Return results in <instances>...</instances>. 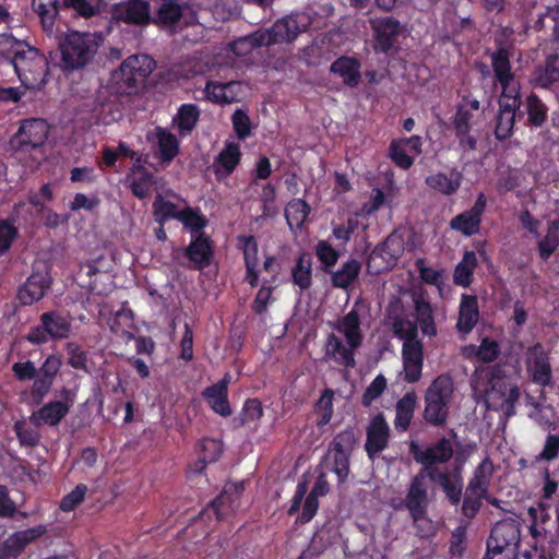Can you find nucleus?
Returning <instances> with one entry per match:
<instances>
[{
  "label": "nucleus",
  "instance_id": "nucleus-62",
  "mask_svg": "<svg viewBox=\"0 0 559 559\" xmlns=\"http://www.w3.org/2000/svg\"><path fill=\"white\" fill-rule=\"evenodd\" d=\"M500 345L496 340L484 337L477 348L476 358L479 361L493 362L500 355Z\"/></svg>",
  "mask_w": 559,
  "mask_h": 559
},
{
  "label": "nucleus",
  "instance_id": "nucleus-34",
  "mask_svg": "<svg viewBox=\"0 0 559 559\" xmlns=\"http://www.w3.org/2000/svg\"><path fill=\"white\" fill-rule=\"evenodd\" d=\"M525 111L527 119L525 126L532 128H542L548 119V107L542 98L534 92H531L525 98Z\"/></svg>",
  "mask_w": 559,
  "mask_h": 559
},
{
  "label": "nucleus",
  "instance_id": "nucleus-18",
  "mask_svg": "<svg viewBox=\"0 0 559 559\" xmlns=\"http://www.w3.org/2000/svg\"><path fill=\"white\" fill-rule=\"evenodd\" d=\"M486 206L487 198L483 192H480L477 195L474 205L469 210L455 215L450 221L451 229L460 231L466 237L478 234L481 224V216Z\"/></svg>",
  "mask_w": 559,
  "mask_h": 559
},
{
  "label": "nucleus",
  "instance_id": "nucleus-54",
  "mask_svg": "<svg viewBox=\"0 0 559 559\" xmlns=\"http://www.w3.org/2000/svg\"><path fill=\"white\" fill-rule=\"evenodd\" d=\"M154 183L153 174L141 168V175L138 178H133L129 187L134 197L143 200L151 194Z\"/></svg>",
  "mask_w": 559,
  "mask_h": 559
},
{
  "label": "nucleus",
  "instance_id": "nucleus-61",
  "mask_svg": "<svg viewBox=\"0 0 559 559\" xmlns=\"http://www.w3.org/2000/svg\"><path fill=\"white\" fill-rule=\"evenodd\" d=\"M87 490L88 488L85 484H78L73 490L61 499L59 504L60 510L63 512L75 510L84 501Z\"/></svg>",
  "mask_w": 559,
  "mask_h": 559
},
{
  "label": "nucleus",
  "instance_id": "nucleus-4",
  "mask_svg": "<svg viewBox=\"0 0 559 559\" xmlns=\"http://www.w3.org/2000/svg\"><path fill=\"white\" fill-rule=\"evenodd\" d=\"M454 383L447 374L438 376L425 393L424 419L436 427L447 423L450 403L453 397Z\"/></svg>",
  "mask_w": 559,
  "mask_h": 559
},
{
  "label": "nucleus",
  "instance_id": "nucleus-64",
  "mask_svg": "<svg viewBox=\"0 0 559 559\" xmlns=\"http://www.w3.org/2000/svg\"><path fill=\"white\" fill-rule=\"evenodd\" d=\"M229 85L230 83L222 84L219 82L209 81L204 88L205 97L216 104H230L233 97H229L225 92Z\"/></svg>",
  "mask_w": 559,
  "mask_h": 559
},
{
  "label": "nucleus",
  "instance_id": "nucleus-5",
  "mask_svg": "<svg viewBox=\"0 0 559 559\" xmlns=\"http://www.w3.org/2000/svg\"><path fill=\"white\" fill-rule=\"evenodd\" d=\"M478 372V370L476 371ZM483 376V392L488 401L495 396L501 397L502 403L500 409L507 418L515 415V407L520 400L521 393L516 384L508 388L504 379L507 377L503 366L496 364L479 370Z\"/></svg>",
  "mask_w": 559,
  "mask_h": 559
},
{
  "label": "nucleus",
  "instance_id": "nucleus-2",
  "mask_svg": "<svg viewBox=\"0 0 559 559\" xmlns=\"http://www.w3.org/2000/svg\"><path fill=\"white\" fill-rule=\"evenodd\" d=\"M99 48V40L91 33L69 32L59 43V67L70 74L86 68L94 60Z\"/></svg>",
  "mask_w": 559,
  "mask_h": 559
},
{
  "label": "nucleus",
  "instance_id": "nucleus-23",
  "mask_svg": "<svg viewBox=\"0 0 559 559\" xmlns=\"http://www.w3.org/2000/svg\"><path fill=\"white\" fill-rule=\"evenodd\" d=\"M530 82L534 87L552 90L559 83V55H547L544 62L534 68Z\"/></svg>",
  "mask_w": 559,
  "mask_h": 559
},
{
  "label": "nucleus",
  "instance_id": "nucleus-48",
  "mask_svg": "<svg viewBox=\"0 0 559 559\" xmlns=\"http://www.w3.org/2000/svg\"><path fill=\"white\" fill-rule=\"evenodd\" d=\"M153 215L155 222L164 226L169 219L179 221L180 211L177 204L171 201L165 200L160 194H157L153 202Z\"/></svg>",
  "mask_w": 559,
  "mask_h": 559
},
{
  "label": "nucleus",
  "instance_id": "nucleus-45",
  "mask_svg": "<svg viewBox=\"0 0 559 559\" xmlns=\"http://www.w3.org/2000/svg\"><path fill=\"white\" fill-rule=\"evenodd\" d=\"M200 115V108L195 104H182L174 117V123L181 133H190L197 127Z\"/></svg>",
  "mask_w": 559,
  "mask_h": 559
},
{
  "label": "nucleus",
  "instance_id": "nucleus-24",
  "mask_svg": "<svg viewBox=\"0 0 559 559\" xmlns=\"http://www.w3.org/2000/svg\"><path fill=\"white\" fill-rule=\"evenodd\" d=\"M50 287L47 273L33 272L17 290V299L23 306H31L39 301Z\"/></svg>",
  "mask_w": 559,
  "mask_h": 559
},
{
  "label": "nucleus",
  "instance_id": "nucleus-39",
  "mask_svg": "<svg viewBox=\"0 0 559 559\" xmlns=\"http://www.w3.org/2000/svg\"><path fill=\"white\" fill-rule=\"evenodd\" d=\"M292 281L301 292L307 290L312 285V259L302 252L296 259L295 265L292 267Z\"/></svg>",
  "mask_w": 559,
  "mask_h": 559
},
{
  "label": "nucleus",
  "instance_id": "nucleus-11",
  "mask_svg": "<svg viewBox=\"0 0 559 559\" xmlns=\"http://www.w3.org/2000/svg\"><path fill=\"white\" fill-rule=\"evenodd\" d=\"M526 372L531 381L542 388L554 386L549 353L537 342L526 350Z\"/></svg>",
  "mask_w": 559,
  "mask_h": 559
},
{
  "label": "nucleus",
  "instance_id": "nucleus-47",
  "mask_svg": "<svg viewBox=\"0 0 559 559\" xmlns=\"http://www.w3.org/2000/svg\"><path fill=\"white\" fill-rule=\"evenodd\" d=\"M103 0H61L62 10H69L80 17L90 19L99 14Z\"/></svg>",
  "mask_w": 559,
  "mask_h": 559
},
{
  "label": "nucleus",
  "instance_id": "nucleus-30",
  "mask_svg": "<svg viewBox=\"0 0 559 559\" xmlns=\"http://www.w3.org/2000/svg\"><path fill=\"white\" fill-rule=\"evenodd\" d=\"M156 156L163 164L171 163L179 153V141L177 136L168 130L156 127Z\"/></svg>",
  "mask_w": 559,
  "mask_h": 559
},
{
  "label": "nucleus",
  "instance_id": "nucleus-57",
  "mask_svg": "<svg viewBox=\"0 0 559 559\" xmlns=\"http://www.w3.org/2000/svg\"><path fill=\"white\" fill-rule=\"evenodd\" d=\"M13 430L21 445L34 448L39 444L40 433L35 428L28 427L24 420L15 421Z\"/></svg>",
  "mask_w": 559,
  "mask_h": 559
},
{
  "label": "nucleus",
  "instance_id": "nucleus-15",
  "mask_svg": "<svg viewBox=\"0 0 559 559\" xmlns=\"http://www.w3.org/2000/svg\"><path fill=\"white\" fill-rule=\"evenodd\" d=\"M61 366V358L58 355L51 354L46 357L39 369H37L38 376L31 388V396L34 404H41L44 399L50 392Z\"/></svg>",
  "mask_w": 559,
  "mask_h": 559
},
{
  "label": "nucleus",
  "instance_id": "nucleus-63",
  "mask_svg": "<svg viewBox=\"0 0 559 559\" xmlns=\"http://www.w3.org/2000/svg\"><path fill=\"white\" fill-rule=\"evenodd\" d=\"M276 199V189L272 183H266L262 188V193L260 195V201L262 203V214L261 217H274L277 214V206L275 204Z\"/></svg>",
  "mask_w": 559,
  "mask_h": 559
},
{
  "label": "nucleus",
  "instance_id": "nucleus-3",
  "mask_svg": "<svg viewBox=\"0 0 559 559\" xmlns=\"http://www.w3.org/2000/svg\"><path fill=\"white\" fill-rule=\"evenodd\" d=\"M155 69V61L147 55H133L122 61L110 79L111 91L119 96H130L139 92Z\"/></svg>",
  "mask_w": 559,
  "mask_h": 559
},
{
  "label": "nucleus",
  "instance_id": "nucleus-22",
  "mask_svg": "<svg viewBox=\"0 0 559 559\" xmlns=\"http://www.w3.org/2000/svg\"><path fill=\"white\" fill-rule=\"evenodd\" d=\"M403 379L407 383L420 380L424 366V346L418 344L402 345Z\"/></svg>",
  "mask_w": 559,
  "mask_h": 559
},
{
  "label": "nucleus",
  "instance_id": "nucleus-12",
  "mask_svg": "<svg viewBox=\"0 0 559 559\" xmlns=\"http://www.w3.org/2000/svg\"><path fill=\"white\" fill-rule=\"evenodd\" d=\"M62 400L50 401L33 412L28 420L35 427L58 426L69 414L73 405L72 392L70 389L62 388L60 391Z\"/></svg>",
  "mask_w": 559,
  "mask_h": 559
},
{
  "label": "nucleus",
  "instance_id": "nucleus-27",
  "mask_svg": "<svg viewBox=\"0 0 559 559\" xmlns=\"http://www.w3.org/2000/svg\"><path fill=\"white\" fill-rule=\"evenodd\" d=\"M361 321L357 309L352 308L336 324L335 330L341 332L352 348H359L364 341V334L360 329Z\"/></svg>",
  "mask_w": 559,
  "mask_h": 559
},
{
  "label": "nucleus",
  "instance_id": "nucleus-52",
  "mask_svg": "<svg viewBox=\"0 0 559 559\" xmlns=\"http://www.w3.org/2000/svg\"><path fill=\"white\" fill-rule=\"evenodd\" d=\"M68 355V365L75 370L90 372L87 367L88 356L87 352L76 342H68L64 346Z\"/></svg>",
  "mask_w": 559,
  "mask_h": 559
},
{
  "label": "nucleus",
  "instance_id": "nucleus-31",
  "mask_svg": "<svg viewBox=\"0 0 559 559\" xmlns=\"http://www.w3.org/2000/svg\"><path fill=\"white\" fill-rule=\"evenodd\" d=\"M325 348V355L336 364L346 368L355 367L356 360L354 350L356 348H352L350 346L346 347L343 341L335 334H329Z\"/></svg>",
  "mask_w": 559,
  "mask_h": 559
},
{
  "label": "nucleus",
  "instance_id": "nucleus-50",
  "mask_svg": "<svg viewBox=\"0 0 559 559\" xmlns=\"http://www.w3.org/2000/svg\"><path fill=\"white\" fill-rule=\"evenodd\" d=\"M316 255L321 262V270L325 273H332V269L337 263L340 253L328 241L319 240L316 246Z\"/></svg>",
  "mask_w": 559,
  "mask_h": 559
},
{
  "label": "nucleus",
  "instance_id": "nucleus-56",
  "mask_svg": "<svg viewBox=\"0 0 559 559\" xmlns=\"http://www.w3.org/2000/svg\"><path fill=\"white\" fill-rule=\"evenodd\" d=\"M356 443V437L354 428L348 427L345 430L338 432L331 442V448L334 453L336 454H348L350 455V452L354 449V445Z\"/></svg>",
  "mask_w": 559,
  "mask_h": 559
},
{
  "label": "nucleus",
  "instance_id": "nucleus-32",
  "mask_svg": "<svg viewBox=\"0 0 559 559\" xmlns=\"http://www.w3.org/2000/svg\"><path fill=\"white\" fill-rule=\"evenodd\" d=\"M32 10L38 16L43 29L51 34L59 12L62 10L61 2L59 0H32Z\"/></svg>",
  "mask_w": 559,
  "mask_h": 559
},
{
  "label": "nucleus",
  "instance_id": "nucleus-16",
  "mask_svg": "<svg viewBox=\"0 0 559 559\" xmlns=\"http://www.w3.org/2000/svg\"><path fill=\"white\" fill-rule=\"evenodd\" d=\"M391 429L383 413H378L366 428L365 451L370 460H374L389 447Z\"/></svg>",
  "mask_w": 559,
  "mask_h": 559
},
{
  "label": "nucleus",
  "instance_id": "nucleus-28",
  "mask_svg": "<svg viewBox=\"0 0 559 559\" xmlns=\"http://www.w3.org/2000/svg\"><path fill=\"white\" fill-rule=\"evenodd\" d=\"M479 319L478 299L475 295L463 294L459 308L456 330L467 334L473 331Z\"/></svg>",
  "mask_w": 559,
  "mask_h": 559
},
{
  "label": "nucleus",
  "instance_id": "nucleus-49",
  "mask_svg": "<svg viewBox=\"0 0 559 559\" xmlns=\"http://www.w3.org/2000/svg\"><path fill=\"white\" fill-rule=\"evenodd\" d=\"M333 400L334 391L326 388L322 391L321 396L316 402L314 409L318 414V428H322L331 421L333 416Z\"/></svg>",
  "mask_w": 559,
  "mask_h": 559
},
{
  "label": "nucleus",
  "instance_id": "nucleus-55",
  "mask_svg": "<svg viewBox=\"0 0 559 559\" xmlns=\"http://www.w3.org/2000/svg\"><path fill=\"white\" fill-rule=\"evenodd\" d=\"M559 457V436L548 433L542 451L534 456L532 465H536L539 462H552Z\"/></svg>",
  "mask_w": 559,
  "mask_h": 559
},
{
  "label": "nucleus",
  "instance_id": "nucleus-59",
  "mask_svg": "<svg viewBox=\"0 0 559 559\" xmlns=\"http://www.w3.org/2000/svg\"><path fill=\"white\" fill-rule=\"evenodd\" d=\"M388 386L386 378L383 374H378L371 383L366 388L362 396L361 404L364 407H370L372 403L379 399Z\"/></svg>",
  "mask_w": 559,
  "mask_h": 559
},
{
  "label": "nucleus",
  "instance_id": "nucleus-35",
  "mask_svg": "<svg viewBox=\"0 0 559 559\" xmlns=\"http://www.w3.org/2000/svg\"><path fill=\"white\" fill-rule=\"evenodd\" d=\"M536 246L539 259L547 262L559 249V219L547 223L546 234L537 238Z\"/></svg>",
  "mask_w": 559,
  "mask_h": 559
},
{
  "label": "nucleus",
  "instance_id": "nucleus-20",
  "mask_svg": "<svg viewBox=\"0 0 559 559\" xmlns=\"http://www.w3.org/2000/svg\"><path fill=\"white\" fill-rule=\"evenodd\" d=\"M299 14H289L278 19L270 28L263 29L269 35V46L282 43H292L299 34L306 31L307 24L299 21Z\"/></svg>",
  "mask_w": 559,
  "mask_h": 559
},
{
  "label": "nucleus",
  "instance_id": "nucleus-42",
  "mask_svg": "<svg viewBox=\"0 0 559 559\" xmlns=\"http://www.w3.org/2000/svg\"><path fill=\"white\" fill-rule=\"evenodd\" d=\"M202 396L214 413L223 417L231 415L233 411L228 401V391H223L212 384L202 391Z\"/></svg>",
  "mask_w": 559,
  "mask_h": 559
},
{
  "label": "nucleus",
  "instance_id": "nucleus-37",
  "mask_svg": "<svg viewBox=\"0 0 559 559\" xmlns=\"http://www.w3.org/2000/svg\"><path fill=\"white\" fill-rule=\"evenodd\" d=\"M234 492H229L230 488L225 487L224 490L218 495L212 502L211 509L216 515L218 521L223 520L229 512L234 511V507L236 501L240 497L243 486L235 485L233 486Z\"/></svg>",
  "mask_w": 559,
  "mask_h": 559
},
{
  "label": "nucleus",
  "instance_id": "nucleus-41",
  "mask_svg": "<svg viewBox=\"0 0 559 559\" xmlns=\"http://www.w3.org/2000/svg\"><path fill=\"white\" fill-rule=\"evenodd\" d=\"M414 308L416 312V320L420 326L421 333L429 337L436 336L437 326L431 304L419 297L414 300Z\"/></svg>",
  "mask_w": 559,
  "mask_h": 559
},
{
  "label": "nucleus",
  "instance_id": "nucleus-8",
  "mask_svg": "<svg viewBox=\"0 0 559 559\" xmlns=\"http://www.w3.org/2000/svg\"><path fill=\"white\" fill-rule=\"evenodd\" d=\"M372 31L373 49L388 55L399 50V39L405 32V25L392 15L369 19Z\"/></svg>",
  "mask_w": 559,
  "mask_h": 559
},
{
  "label": "nucleus",
  "instance_id": "nucleus-14",
  "mask_svg": "<svg viewBox=\"0 0 559 559\" xmlns=\"http://www.w3.org/2000/svg\"><path fill=\"white\" fill-rule=\"evenodd\" d=\"M455 462L456 465L452 473L448 471L440 472L439 469H431L428 473L429 479L440 486L449 503L453 507H457L461 503L463 491V462H460L459 456L455 459Z\"/></svg>",
  "mask_w": 559,
  "mask_h": 559
},
{
  "label": "nucleus",
  "instance_id": "nucleus-26",
  "mask_svg": "<svg viewBox=\"0 0 559 559\" xmlns=\"http://www.w3.org/2000/svg\"><path fill=\"white\" fill-rule=\"evenodd\" d=\"M361 63L356 57L341 56L330 66V72L342 79L344 85L356 87L361 79Z\"/></svg>",
  "mask_w": 559,
  "mask_h": 559
},
{
  "label": "nucleus",
  "instance_id": "nucleus-1",
  "mask_svg": "<svg viewBox=\"0 0 559 559\" xmlns=\"http://www.w3.org/2000/svg\"><path fill=\"white\" fill-rule=\"evenodd\" d=\"M0 55L13 66L21 84L26 88H35L46 83L48 61L39 49L12 35H4L0 39Z\"/></svg>",
  "mask_w": 559,
  "mask_h": 559
},
{
  "label": "nucleus",
  "instance_id": "nucleus-36",
  "mask_svg": "<svg viewBox=\"0 0 559 559\" xmlns=\"http://www.w3.org/2000/svg\"><path fill=\"white\" fill-rule=\"evenodd\" d=\"M183 15L182 7L174 0H163V3L152 16V24L159 27L175 26Z\"/></svg>",
  "mask_w": 559,
  "mask_h": 559
},
{
  "label": "nucleus",
  "instance_id": "nucleus-46",
  "mask_svg": "<svg viewBox=\"0 0 559 559\" xmlns=\"http://www.w3.org/2000/svg\"><path fill=\"white\" fill-rule=\"evenodd\" d=\"M179 222L190 231L191 237L206 234L204 228L207 226L209 219L201 213L199 207L186 206L180 211Z\"/></svg>",
  "mask_w": 559,
  "mask_h": 559
},
{
  "label": "nucleus",
  "instance_id": "nucleus-29",
  "mask_svg": "<svg viewBox=\"0 0 559 559\" xmlns=\"http://www.w3.org/2000/svg\"><path fill=\"white\" fill-rule=\"evenodd\" d=\"M462 179V173L453 168L449 175L441 171L430 175L426 178L425 182L429 188L443 195H452L460 189Z\"/></svg>",
  "mask_w": 559,
  "mask_h": 559
},
{
  "label": "nucleus",
  "instance_id": "nucleus-53",
  "mask_svg": "<svg viewBox=\"0 0 559 559\" xmlns=\"http://www.w3.org/2000/svg\"><path fill=\"white\" fill-rule=\"evenodd\" d=\"M237 248L242 251L245 265L259 264V245L252 235H239L236 238Z\"/></svg>",
  "mask_w": 559,
  "mask_h": 559
},
{
  "label": "nucleus",
  "instance_id": "nucleus-19",
  "mask_svg": "<svg viewBox=\"0 0 559 559\" xmlns=\"http://www.w3.org/2000/svg\"><path fill=\"white\" fill-rule=\"evenodd\" d=\"M185 257L190 261L189 269L202 271L211 265L214 255L213 240L207 234L191 237L190 243L182 248Z\"/></svg>",
  "mask_w": 559,
  "mask_h": 559
},
{
  "label": "nucleus",
  "instance_id": "nucleus-60",
  "mask_svg": "<svg viewBox=\"0 0 559 559\" xmlns=\"http://www.w3.org/2000/svg\"><path fill=\"white\" fill-rule=\"evenodd\" d=\"M388 155L401 169H409L414 164V158L406 153L401 140L391 141Z\"/></svg>",
  "mask_w": 559,
  "mask_h": 559
},
{
  "label": "nucleus",
  "instance_id": "nucleus-38",
  "mask_svg": "<svg viewBox=\"0 0 559 559\" xmlns=\"http://www.w3.org/2000/svg\"><path fill=\"white\" fill-rule=\"evenodd\" d=\"M310 211V205L304 199H293L287 203L284 214L292 231L301 230Z\"/></svg>",
  "mask_w": 559,
  "mask_h": 559
},
{
  "label": "nucleus",
  "instance_id": "nucleus-33",
  "mask_svg": "<svg viewBox=\"0 0 559 559\" xmlns=\"http://www.w3.org/2000/svg\"><path fill=\"white\" fill-rule=\"evenodd\" d=\"M417 403V396L414 391L407 392L395 405L394 428L399 432L408 430L412 419L414 417Z\"/></svg>",
  "mask_w": 559,
  "mask_h": 559
},
{
  "label": "nucleus",
  "instance_id": "nucleus-43",
  "mask_svg": "<svg viewBox=\"0 0 559 559\" xmlns=\"http://www.w3.org/2000/svg\"><path fill=\"white\" fill-rule=\"evenodd\" d=\"M361 270V264L356 259L346 261L342 267L335 272L332 271L331 283L335 288H348L357 278Z\"/></svg>",
  "mask_w": 559,
  "mask_h": 559
},
{
  "label": "nucleus",
  "instance_id": "nucleus-17",
  "mask_svg": "<svg viewBox=\"0 0 559 559\" xmlns=\"http://www.w3.org/2000/svg\"><path fill=\"white\" fill-rule=\"evenodd\" d=\"M403 242L394 235H390L384 241L378 243L368 258V267L374 264L376 272L393 267L403 253Z\"/></svg>",
  "mask_w": 559,
  "mask_h": 559
},
{
  "label": "nucleus",
  "instance_id": "nucleus-13",
  "mask_svg": "<svg viewBox=\"0 0 559 559\" xmlns=\"http://www.w3.org/2000/svg\"><path fill=\"white\" fill-rule=\"evenodd\" d=\"M427 475L423 472L412 477L403 506L407 509L415 525L420 521H428L429 497L425 481Z\"/></svg>",
  "mask_w": 559,
  "mask_h": 559
},
{
  "label": "nucleus",
  "instance_id": "nucleus-10",
  "mask_svg": "<svg viewBox=\"0 0 559 559\" xmlns=\"http://www.w3.org/2000/svg\"><path fill=\"white\" fill-rule=\"evenodd\" d=\"M49 127L44 119H24L11 139V145L22 153H29L44 145L48 138Z\"/></svg>",
  "mask_w": 559,
  "mask_h": 559
},
{
  "label": "nucleus",
  "instance_id": "nucleus-9",
  "mask_svg": "<svg viewBox=\"0 0 559 559\" xmlns=\"http://www.w3.org/2000/svg\"><path fill=\"white\" fill-rule=\"evenodd\" d=\"M409 453L418 464L424 466L420 472L428 476L429 471L438 469L435 467L436 465L448 463L453 457L454 451L451 441L445 437H441L437 442L425 448L412 441Z\"/></svg>",
  "mask_w": 559,
  "mask_h": 559
},
{
  "label": "nucleus",
  "instance_id": "nucleus-58",
  "mask_svg": "<svg viewBox=\"0 0 559 559\" xmlns=\"http://www.w3.org/2000/svg\"><path fill=\"white\" fill-rule=\"evenodd\" d=\"M199 447L201 450L200 461L203 463L202 468H204L209 463L216 462L223 453L222 442L215 439H203Z\"/></svg>",
  "mask_w": 559,
  "mask_h": 559
},
{
  "label": "nucleus",
  "instance_id": "nucleus-44",
  "mask_svg": "<svg viewBox=\"0 0 559 559\" xmlns=\"http://www.w3.org/2000/svg\"><path fill=\"white\" fill-rule=\"evenodd\" d=\"M476 266V253L474 251H465L462 261L454 269V284L462 287H468L474 280L473 274Z\"/></svg>",
  "mask_w": 559,
  "mask_h": 559
},
{
  "label": "nucleus",
  "instance_id": "nucleus-21",
  "mask_svg": "<svg viewBox=\"0 0 559 559\" xmlns=\"http://www.w3.org/2000/svg\"><path fill=\"white\" fill-rule=\"evenodd\" d=\"M114 15L127 24L145 26L152 24L150 2L147 0H127L115 4Z\"/></svg>",
  "mask_w": 559,
  "mask_h": 559
},
{
  "label": "nucleus",
  "instance_id": "nucleus-25",
  "mask_svg": "<svg viewBox=\"0 0 559 559\" xmlns=\"http://www.w3.org/2000/svg\"><path fill=\"white\" fill-rule=\"evenodd\" d=\"M241 156L238 143L226 142L213 163V171L216 179L221 181L228 178L240 164Z\"/></svg>",
  "mask_w": 559,
  "mask_h": 559
},
{
  "label": "nucleus",
  "instance_id": "nucleus-51",
  "mask_svg": "<svg viewBox=\"0 0 559 559\" xmlns=\"http://www.w3.org/2000/svg\"><path fill=\"white\" fill-rule=\"evenodd\" d=\"M392 329L395 336L403 340V344L423 343L418 338L417 324L414 322L396 318L393 322Z\"/></svg>",
  "mask_w": 559,
  "mask_h": 559
},
{
  "label": "nucleus",
  "instance_id": "nucleus-7",
  "mask_svg": "<svg viewBox=\"0 0 559 559\" xmlns=\"http://www.w3.org/2000/svg\"><path fill=\"white\" fill-rule=\"evenodd\" d=\"M71 334V321L68 316L52 310L40 314L39 324L32 326L25 340L33 345H41L49 340H64Z\"/></svg>",
  "mask_w": 559,
  "mask_h": 559
},
{
  "label": "nucleus",
  "instance_id": "nucleus-6",
  "mask_svg": "<svg viewBox=\"0 0 559 559\" xmlns=\"http://www.w3.org/2000/svg\"><path fill=\"white\" fill-rule=\"evenodd\" d=\"M520 537V524L516 521L497 522L487 539V552L484 559H513Z\"/></svg>",
  "mask_w": 559,
  "mask_h": 559
},
{
  "label": "nucleus",
  "instance_id": "nucleus-40",
  "mask_svg": "<svg viewBox=\"0 0 559 559\" xmlns=\"http://www.w3.org/2000/svg\"><path fill=\"white\" fill-rule=\"evenodd\" d=\"M269 35L264 34L263 29L255 31L247 36L239 37L230 43V50L239 57H245L251 53L254 49L269 46Z\"/></svg>",
  "mask_w": 559,
  "mask_h": 559
}]
</instances>
